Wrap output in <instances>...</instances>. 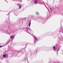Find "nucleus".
<instances>
[{"label": "nucleus", "instance_id": "nucleus-1", "mask_svg": "<svg viewBox=\"0 0 63 63\" xmlns=\"http://www.w3.org/2000/svg\"><path fill=\"white\" fill-rule=\"evenodd\" d=\"M17 5L18 6L19 9H20L21 8V4H20L19 3L17 4Z\"/></svg>", "mask_w": 63, "mask_h": 63}, {"label": "nucleus", "instance_id": "nucleus-2", "mask_svg": "<svg viewBox=\"0 0 63 63\" xmlns=\"http://www.w3.org/2000/svg\"><path fill=\"white\" fill-rule=\"evenodd\" d=\"M8 55L6 54H4L3 55V57H8Z\"/></svg>", "mask_w": 63, "mask_h": 63}, {"label": "nucleus", "instance_id": "nucleus-3", "mask_svg": "<svg viewBox=\"0 0 63 63\" xmlns=\"http://www.w3.org/2000/svg\"><path fill=\"white\" fill-rule=\"evenodd\" d=\"M53 50L54 51H55L56 50V48H55V47L54 46L53 47Z\"/></svg>", "mask_w": 63, "mask_h": 63}, {"label": "nucleus", "instance_id": "nucleus-4", "mask_svg": "<svg viewBox=\"0 0 63 63\" xmlns=\"http://www.w3.org/2000/svg\"><path fill=\"white\" fill-rule=\"evenodd\" d=\"M13 37H14V36L11 35V36L10 38L11 39H13Z\"/></svg>", "mask_w": 63, "mask_h": 63}, {"label": "nucleus", "instance_id": "nucleus-5", "mask_svg": "<svg viewBox=\"0 0 63 63\" xmlns=\"http://www.w3.org/2000/svg\"><path fill=\"white\" fill-rule=\"evenodd\" d=\"M36 14L37 15H39V13L37 12H36Z\"/></svg>", "mask_w": 63, "mask_h": 63}, {"label": "nucleus", "instance_id": "nucleus-6", "mask_svg": "<svg viewBox=\"0 0 63 63\" xmlns=\"http://www.w3.org/2000/svg\"><path fill=\"white\" fill-rule=\"evenodd\" d=\"M30 25H31V21L30 22L29 24V27H30Z\"/></svg>", "mask_w": 63, "mask_h": 63}, {"label": "nucleus", "instance_id": "nucleus-7", "mask_svg": "<svg viewBox=\"0 0 63 63\" xmlns=\"http://www.w3.org/2000/svg\"><path fill=\"white\" fill-rule=\"evenodd\" d=\"M37 0H35V4H37Z\"/></svg>", "mask_w": 63, "mask_h": 63}, {"label": "nucleus", "instance_id": "nucleus-8", "mask_svg": "<svg viewBox=\"0 0 63 63\" xmlns=\"http://www.w3.org/2000/svg\"><path fill=\"white\" fill-rule=\"evenodd\" d=\"M7 34H8L9 35H10V34H11V33H10L9 32H7Z\"/></svg>", "mask_w": 63, "mask_h": 63}, {"label": "nucleus", "instance_id": "nucleus-9", "mask_svg": "<svg viewBox=\"0 0 63 63\" xmlns=\"http://www.w3.org/2000/svg\"><path fill=\"white\" fill-rule=\"evenodd\" d=\"M3 46H0V48H1V47H3Z\"/></svg>", "mask_w": 63, "mask_h": 63}, {"label": "nucleus", "instance_id": "nucleus-10", "mask_svg": "<svg viewBox=\"0 0 63 63\" xmlns=\"http://www.w3.org/2000/svg\"><path fill=\"white\" fill-rule=\"evenodd\" d=\"M33 37H35V36H34V35H33Z\"/></svg>", "mask_w": 63, "mask_h": 63}, {"label": "nucleus", "instance_id": "nucleus-11", "mask_svg": "<svg viewBox=\"0 0 63 63\" xmlns=\"http://www.w3.org/2000/svg\"><path fill=\"white\" fill-rule=\"evenodd\" d=\"M38 39H37V41H38Z\"/></svg>", "mask_w": 63, "mask_h": 63}]
</instances>
